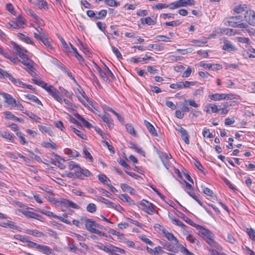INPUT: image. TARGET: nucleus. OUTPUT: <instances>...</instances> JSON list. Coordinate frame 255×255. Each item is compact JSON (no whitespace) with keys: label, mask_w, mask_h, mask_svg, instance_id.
<instances>
[{"label":"nucleus","mask_w":255,"mask_h":255,"mask_svg":"<svg viewBox=\"0 0 255 255\" xmlns=\"http://www.w3.org/2000/svg\"><path fill=\"white\" fill-rule=\"evenodd\" d=\"M105 3L110 6H117L120 5L119 2L115 0H104Z\"/></svg>","instance_id":"nucleus-49"},{"label":"nucleus","mask_w":255,"mask_h":255,"mask_svg":"<svg viewBox=\"0 0 255 255\" xmlns=\"http://www.w3.org/2000/svg\"><path fill=\"white\" fill-rule=\"evenodd\" d=\"M192 71V68L190 67V66L188 67L187 69L186 70V71H184L183 72V73L182 74V78L188 77L190 75Z\"/></svg>","instance_id":"nucleus-57"},{"label":"nucleus","mask_w":255,"mask_h":255,"mask_svg":"<svg viewBox=\"0 0 255 255\" xmlns=\"http://www.w3.org/2000/svg\"><path fill=\"white\" fill-rule=\"evenodd\" d=\"M38 128L40 131L43 133H47L49 131V128L43 125H38Z\"/></svg>","instance_id":"nucleus-64"},{"label":"nucleus","mask_w":255,"mask_h":255,"mask_svg":"<svg viewBox=\"0 0 255 255\" xmlns=\"http://www.w3.org/2000/svg\"><path fill=\"white\" fill-rule=\"evenodd\" d=\"M97 206L96 205V204H95L94 203H89V204H88L87 207H86V210L87 211V212L90 213H94L95 212H96V210H97Z\"/></svg>","instance_id":"nucleus-39"},{"label":"nucleus","mask_w":255,"mask_h":255,"mask_svg":"<svg viewBox=\"0 0 255 255\" xmlns=\"http://www.w3.org/2000/svg\"><path fill=\"white\" fill-rule=\"evenodd\" d=\"M18 36L19 38L24 40L27 43L33 44L34 43L33 40H32L29 37L25 36L23 34L19 33Z\"/></svg>","instance_id":"nucleus-42"},{"label":"nucleus","mask_w":255,"mask_h":255,"mask_svg":"<svg viewBox=\"0 0 255 255\" xmlns=\"http://www.w3.org/2000/svg\"><path fill=\"white\" fill-rule=\"evenodd\" d=\"M99 117L101 118L102 120L107 124V126L110 129L113 128V121L109 114L106 113V114L103 116H99Z\"/></svg>","instance_id":"nucleus-11"},{"label":"nucleus","mask_w":255,"mask_h":255,"mask_svg":"<svg viewBox=\"0 0 255 255\" xmlns=\"http://www.w3.org/2000/svg\"><path fill=\"white\" fill-rule=\"evenodd\" d=\"M222 49L230 52L232 51H234L236 50L235 47L234 46V45L231 42L227 40H224V44L222 46Z\"/></svg>","instance_id":"nucleus-14"},{"label":"nucleus","mask_w":255,"mask_h":255,"mask_svg":"<svg viewBox=\"0 0 255 255\" xmlns=\"http://www.w3.org/2000/svg\"><path fill=\"white\" fill-rule=\"evenodd\" d=\"M248 10V7L246 6V5H240L238 6H237L234 8V11L237 13H241L243 11H245L246 12V11Z\"/></svg>","instance_id":"nucleus-33"},{"label":"nucleus","mask_w":255,"mask_h":255,"mask_svg":"<svg viewBox=\"0 0 255 255\" xmlns=\"http://www.w3.org/2000/svg\"><path fill=\"white\" fill-rule=\"evenodd\" d=\"M181 23V21H180L179 20H177L170 22H166L165 23V25L166 26H176L179 25Z\"/></svg>","instance_id":"nucleus-53"},{"label":"nucleus","mask_w":255,"mask_h":255,"mask_svg":"<svg viewBox=\"0 0 255 255\" xmlns=\"http://www.w3.org/2000/svg\"><path fill=\"white\" fill-rule=\"evenodd\" d=\"M24 9L27 14L30 15L33 17L35 20H38L39 19V17L37 16L36 14L34 13V12L31 9L27 7H24Z\"/></svg>","instance_id":"nucleus-45"},{"label":"nucleus","mask_w":255,"mask_h":255,"mask_svg":"<svg viewBox=\"0 0 255 255\" xmlns=\"http://www.w3.org/2000/svg\"><path fill=\"white\" fill-rule=\"evenodd\" d=\"M82 220H84L85 222V227L86 229L91 233H93V230L96 229V228H95V222L92 219H87L86 218H85L84 219H82Z\"/></svg>","instance_id":"nucleus-10"},{"label":"nucleus","mask_w":255,"mask_h":255,"mask_svg":"<svg viewBox=\"0 0 255 255\" xmlns=\"http://www.w3.org/2000/svg\"><path fill=\"white\" fill-rule=\"evenodd\" d=\"M222 66L218 64H212L211 63H207L206 65V69L214 70H220L222 69Z\"/></svg>","instance_id":"nucleus-38"},{"label":"nucleus","mask_w":255,"mask_h":255,"mask_svg":"<svg viewBox=\"0 0 255 255\" xmlns=\"http://www.w3.org/2000/svg\"><path fill=\"white\" fill-rule=\"evenodd\" d=\"M42 87L44 88L52 96H59V95L60 94V93L58 92V91L57 89H56L53 86L48 85L47 83L46 86H43Z\"/></svg>","instance_id":"nucleus-13"},{"label":"nucleus","mask_w":255,"mask_h":255,"mask_svg":"<svg viewBox=\"0 0 255 255\" xmlns=\"http://www.w3.org/2000/svg\"><path fill=\"white\" fill-rule=\"evenodd\" d=\"M38 250L42 251L44 254L47 255H49L51 252V250L48 247L40 245Z\"/></svg>","instance_id":"nucleus-50"},{"label":"nucleus","mask_w":255,"mask_h":255,"mask_svg":"<svg viewBox=\"0 0 255 255\" xmlns=\"http://www.w3.org/2000/svg\"><path fill=\"white\" fill-rule=\"evenodd\" d=\"M14 21L15 22V24L17 25V27L18 28L19 27H24V25H25L24 18L21 16H18L15 19V20Z\"/></svg>","instance_id":"nucleus-29"},{"label":"nucleus","mask_w":255,"mask_h":255,"mask_svg":"<svg viewBox=\"0 0 255 255\" xmlns=\"http://www.w3.org/2000/svg\"><path fill=\"white\" fill-rule=\"evenodd\" d=\"M120 186L123 191L128 192L131 194H134V189L127 184L121 183Z\"/></svg>","instance_id":"nucleus-22"},{"label":"nucleus","mask_w":255,"mask_h":255,"mask_svg":"<svg viewBox=\"0 0 255 255\" xmlns=\"http://www.w3.org/2000/svg\"><path fill=\"white\" fill-rule=\"evenodd\" d=\"M243 21L242 17L239 16H232L228 20L229 25L233 27H239L246 28L248 25L246 23L242 22Z\"/></svg>","instance_id":"nucleus-1"},{"label":"nucleus","mask_w":255,"mask_h":255,"mask_svg":"<svg viewBox=\"0 0 255 255\" xmlns=\"http://www.w3.org/2000/svg\"><path fill=\"white\" fill-rule=\"evenodd\" d=\"M126 128L127 131L130 134L133 135L135 137H137V135L134 130L133 126L131 124H128L126 125Z\"/></svg>","instance_id":"nucleus-26"},{"label":"nucleus","mask_w":255,"mask_h":255,"mask_svg":"<svg viewBox=\"0 0 255 255\" xmlns=\"http://www.w3.org/2000/svg\"><path fill=\"white\" fill-rule=\"evenodd\" d=\"M119 198L123 201L128 202L130 204H133V200L128 196L126 194L120 195Z\"/></svg>","instance_id":"nucleus-41"},{"label":"nucleus","mask_w":255,"mask_h":255,"mask_svg":"<svg viewBox=\"0 0 255 255\" xmlns=\"http://www.w3.org/2000/svg\"><path fill=\"white\" fill-rule=\"evenodd\" d=\"M169 218L172 221V223L176 225V226L181 227L183 228L186 227V226L182 222L176 219L175 217L169 216Z\"/></svg>","instance_id":"nucleus-34"},{"label":"nucleus","mask_w":255,"mask_h":255,"mask_svg":"<svg viewBox=\"0 0 255 255\" xmlns=\"http://www.w3.org/2000/svg\"><path fill=\"white\" fill-rule=\"evenodd\" d=\"M181 217L188 224L196 228V229L201 227V226L197 225L196 224L194 223L192 220L188 218L185 215L182 214Z\"/></svg>","instance_id":"nucleus-24"},{"label":"nucleus","mask_w":255,"mask_h":255,"mask_svg":"<svg viewBox=\"0 0 255 255\" xmlns=\"http://www.w3.org/2000/svg\"><path fill=\"white\" fill-rule=\"evenodd\" d=\"M75 174L78 178L83 179L86 177H90L92 175L90 171L87 169L79 167L78 169L75 170Z\"/></svg>","instance_id":"nucleus-6"},{"label":"nucleus","mask_w":255,"mask_h":255,"mask_svg":"<svg viewBox=\"0 0 255 255\" xmlns=\"http://www.w3.org/2000/svg\"><path fill=\"white\" fill-rule=\"evenodd\" d=\"M203 135L204 137H207L208 138L213 137V134L211 133L209 131V130L206 128H204L203 131Z\"/></svg>","instance_id":"nucleus-62"},{"label":"nucleus","mask_w":255,"mask_h":255,"mask_svg":"<svg viewBox=\"0 0 255 255\" xmlns=\"http://www.w3.org/2000/svg\"><path fill=\"white\" fill-rule=\"evenodd\" d=\"M96 69L98 71L99 75L100 77L103 79L105 81H107L108 80V78L105 72H104L102 69L98 66L97 65L96 66Z\"/></svg>","instance_id":"nucleus-35"},{"label":"nucleus","mask_w":255,"mask_h":255,"mask_svg":"<svg viewBox=\"0 0 255 255\" xmlns=\"http://www.w3.org/2000/svg\"><path fill=\"white\" fill-rule=\"evenodd\" d=\"M244 18L245 20L251 25H255V11L248 9L245 13Z\"/></svg>","instance_id":"nucleus-5"},{"label":"nucleus","mask_w":255,"mask_h":255,"mask_svg":"<svg viewBox=\"0 0 255 255\" xmlns=\"http://www.w3.org/2000/svg\"><path fill=\"white\" fill-rule=\"evenodd\" d=\"M178 247L180 248L182 253L184 254L185 255H195L192 253L190 252L188 250L185 248L183 246L179 245Z\"/></svg>","instance_id":"nucleus-52"},{"label":"nucleus","mask_w":255,"mask_h":255,"mask_svg":"<svg viewBox=\"0 0 255 255\" xmlns=\"http://www.w3.org/2000/svg\"><path fill=\"white\" fill-rule=\"evenodd\" d=\"M11 44L13 46L14 49L16 50L17 54L21 58V61H25L27 59H29L26 53L27 51L24 49L23 48L20 47L17 45L15 42L12 41Z\"/></svg>","instance_id":"nucleus-4"},{"label":"nucleus","mask_w":255,"mask_h":255,"mask_svg":"<svg viewBox=\"0 0 255 255\" xmlns=\"http://www.w3.org/2000/svg\"><path fill=\"white\" fill-rule=\"evenodd\" d=\"M144 124L148 131L153 136H157L158 134L154 127L147 121L144 120Z\"/></svg>","instance_id":"nucleus-15"},{"label":"nucleus","mask_w":255,"mask_h":255,"mask_svg":"<svg viewBox=\"0 0 255 255\" xmlns=\"http://www.w3.org/2000/svg\"><path fill=\"white\" fill-rule=\"evenodd\" d=\"M151 60L152 61L154 60V59L153 57H151L150 56H148L147 55H145L144 57L141 58L138 57L137 58H131L130 59V61L133 62L134 63H137L138 62L143 61L147 60Z\"/></svg>","instance_id":"nucleus-21"},{"label":"nucleus","mask_w":255,"mask_h":255,"mask_svg":"<svg viewBox=\"0 0 255 255\" xmlns=\"http://www.w3.org/2000/svg\"><path fill=\"white\" fill-rule=\"evenodd\" d=\"M103 142L104 144V145L107 147V148H108L111 153L113 154H114L115 153L114 147L112 145H110L108 141H103Z\"/></svg>","instance_id":"nucleus-61"},{"label":"nucleus","mask_w":255,"mask_h":255,"mask_svg":"<svg viewBox=\"0 0 255 255\" xmlns=\"http://www.w3.org/2000/svg\"><path fill=\"white\" fill-rule=\"evenodd\" d=\"M4 115L5 116V118L7 119L12 120L13 121H16L20 123H22L23 122V120L22 119H21L19 118L15 117L14 115L12 114L11 112L9 111L5 112L4 113Z\"/></svg>","instance_id":"nucleus-23"},{"label":"nucleus","mask_w":255,"mask_h":255,"mask_svg":"<svg viewBox=\"0 0 255 255\" xmlns=\"http://www.w3.org/2000/svg\"><path fill=\"white\" fill-rule=\"evenodd\" d=\"M0 226L4 228L9 227L10 229L13 230H17L18 228L15 224L11 221H7L6 223H0Z\"/></svg>","instance_id":"nucleus-19"},{"label":"nucleus","mask_w":255,"mask_h":255,"mask_svg":"<svg viewBox=\"0 0 255 255\" xmlns=\"http://www.w3.org/2000/svg\"><path fill=\"white\" fill-rule=\"evenodd\" d=\"M0 135L2 137L10 140L11 142L14 141V136L8 132L2 131L0 132Z\"/></svg>","instance_id":"nucleus-28"},{"label":"nucleus","mask_w":255,"mask_h":255,"mask_svg":"<svg viewBox=\"0 0 255 255\" xmlns=\"http://www.w3.org/2000/svg\"><path fill=\"white\" fill-rule=\"evenodd\" d=\"M192 43L196 45L197 46L201 47L204 44H206L207 42L206 40H196L193 39L191 41Z\"/></svg>","instance_id":"nucleus-51"},{"label":"nucleus","mask_w":255,"mask_h":255,"mask_svg":"<svg viewBox=\"0 0 255 255\" xmlns=\"http://www.w3.org/2000/svg\"><path fill=\"white\" fill-rule=\"evenodd\" d=\"M204 193L208 196L213 197L214 194L213 192L208 188H204L203 189Z\"/></svg>","instance_id":"nucleus-63"},{"label":"nucleus","mask_w":255,"mask_h":255,"mask_svg":"<svg viewBox=\"0 0 255 255\" xmlns=\"http://www.w3.org/2000/svg\"><path fill=\"white\" fill-rule=\"evenodd\" d=\"M83 152L84 154L85 157L87 159H89L90 162L93 161V158L91 155V153L86 148L83 149Z\"/></svg>","instance_id":"nucleus-55"},{"label":"nucleus","mask_w":255,"mask_h":255,"mask_svg":"<svg viewBox=\"0 0 255 255\" xmlns=\"http://www.w3.org/2000/svg\"><path fill=\"white\" fill-rule=\"evenodd\" d=\"M197 229L199 230L200 235L203 236L206 238L207 241H211L213 239L214 235L209 230L206 229L203 227L201 226L200 228H198Z\"/></svg>","instance_id":"nucleus-7"},{"label":"nucleus","mask_w":255,"mask_h":255,"mask_svg":"<svg viewBox=\"0 0 255 255\" xmlns=\"http://www.w3.org/2000/svg\"><path fill=\"white\" fill-rule=\"evenodd\" d=\"M98 179L103 184L109 186V182H110L111 181L104 174H99L98 175Z\"/></svg>","instance_id":"nucleus-32"},{"label":"nucleus","mask_w":255,"mask_h":255,"mask_svg":"<svg viewBox=\"0 0 255 255\" xmlns=\"http://www.w3.org/2000/svg\"><path fill=\"white\" fill-rule=\"evenodd\" d=\"M247 232L250 238L253 241H255V231L252 228L247 229Z\"/></svg>","instance_id":"nucleus-54"},{"label":"nucleus","mask_w":255,"mask_h":255,"mask_svg":"<svg viewBox=\"0 0 255 255\" xmlns=\"http://www.w3.org/2000/svg\"><path fill=\"white\" fill-rule=\"evenodd\" d=\"M205 111L207 113H217L218 109L216 105L212 104H209L205 107Z\"/></svg>","instance_id":"nucleus-18"},{"label":"nucleus","mask_w":255,"mask_h":255,"mask_svg":"<svg viewBox=\"0 0 255 255\" xmlns=\"http://www.w3.org/2000/svg\"><path fill=\"white\" fill-rule=\"evenodd\" d=\"M107 14V11L105 9H102L97 14H96V19H104Z\"/></svg>","instance_id":"nucleus-36"},{"label":"nucleus","mask_w":255,"mask_h":255,"mask_svg":"<svg viewBox=\"0 0 255 255\" xmlns=\"http://www.w3.org/2000/svg\"><path fill=\"white\" fill-rule=\"evenodd\" d=\"M130 147L131 148H133L134 149H135V150L140 153V154L141 155H144V152L142 150V149L138 147L137 144L134 143H130Z\"/></svg>","instance_id":"nucleus-48"},{"label":"nucleus","mask_w":255,"mask_h":255,"mask_svg":"<svg viewBox=\"0 0 255 255\" xmlns=\"http://www.w3.org/2000/svg\"><path fill=\"white\" fill-rule=\"evenodd\" d=\"M141 23L142 24H147L149 25H154L155 24V21L152 19L150 17H146L140 19Z\"/></svg>","instance_id":"nucleus-25"},{"label":"nucleus","mask_w":255,"mask_h":255,"mask_svg":"<svg viewBox=\"0 0 255 255\" xmlns=\"http://www.w3.org/2000/svg\"><path fill=\"white\" fill-rule=\"evenodd\" d=\"M6 27L11 29H18L17 25L15 24V21H11L8 23L6 24Z\"/></svg>","instance_id":"nucleus-60"},{"label":"nucleus","mask_w":255,"mask_h":255,"mask_svg":"<svg viewBox=\"0 0 255 255\" xmlns=\"http://www.w3.org/2000/svg\"><path fill=\"white\" fill-rule=\"evenodd\" d=\"M58 203L61 206H65L66 207H71L75 209H79L80 206L71 201L67 200L65 199H62L60 201H58Z\"/></svg>","instance_id":"nucleus-8"},{"label":"nucleus","mask_w":255,"mask_h":255,"mask_svg":"<svg viewBox=\"0 0 255 255\" xmlns=\"http://www.w3.org/2000/svg\"><path fill=\"white\" fill-rule=\"evenodd\" d=\"M137 206L141 210L148 214L151 215L155 212V209L152 204L146 200L143 199L140 202L138 203Z\"/></svg>","instance_id":"nucleus-2"},{"label":"nucleus","mask_w":255,"mask_h":255,"mask_svg":"<svg viewBox=\"0 0 255 255\" xmlns=\"http://www.w3.org/2000/svg\"><path fill=\"white\" fill-rule=\"evenodd\" d=\"M181 86L182 88H188L190 86H194L196 82H188V81H184V82H181Z\"/></svg>","instance_id":"nucleus-56"},{"label":"nucleus","mask_w":255,"mask_h":255,"mask_svg":"<svg viewBox=\"0 0 255 255\" xmlns=\"http://www.w3.org/2000/svg\"><path fill=\"white\" fill-rule=\"evenodd\" d=\"M41 41L48 48L50 49H52L53 48V47L51 45V44H50V42H49V41L48 40V39L46 38V37H44L41 40Z\"/></svg>","instance_id":"nucleus-58"},{"label":"nucleus","mask_w":255,"mask_h":255,"mask_svg":"<svg viewBox=\"0 0 255 255\" xmlns=\"http://www.w3.org/2000/svg\"><path fill=\"white\" fill-rule=\"evenodd\" d=\"M35 5L41 9L46 10L48 9V4L45 0H36Z\"/></svg>","instance_id":"nucleus-20"},{"label":"nucleus","mask_w":255,"mask_h":255,"mask_svg":"<svg viewBox=\"0 0 255 255\" xmlns=\"http://www.w3.org/2000/svg\"><path fill=\"white\" fill-rule=\"evenodd\" d=\"M21 62L25 65L28 70L33 69L34 62L29 59H27L25 61H20Z\"/></svg>","instance_id":"nucleus-37"},{"label":"nucleus","mask_w":255,"mask_h":255,"mask_svg":"<svg viewBox=\"0 0 255 255\" xmlns=\"http://www.w3.org/2000/svg\"><path fill=\"white\" fill-rule=\"evenodd\" d=\"M109 44H110V45L111 46V47L112 48V51H113V53L115 54L116 56L118 59H123L122 55L121 53V52H120V51L119 50V49L117 47L112 45V44H111V43L110 42Z\"/></svg>","instance_id":"nucleus-44"},{"label":"nucleus","mask_w":255,"mask_h":255,"mask_svg":"<svg viewBox=\"0 0 255 255\" xmlns=\"http://www.w3.org/2000/svg\"><path fill=\"white\" fill-rule=\"evenodd\" d=\"M182 138L184 141L185 143L188 144L189 143V135L186 129H184L183 131L180 132Z\"/></svg>","instance_id":"nucleus-43"},{"label":"nucleus","mask_w":255,"mask_h":255,"mask_svg":"<svg viewBox=\"0 0 255 255\" xmlns=\"http://www.w3.org/2000/svg\"><path fill=\"white\" fill-rule=\"evenodd\" d=\"M157 41L168 42L172 41L170 38L165 35H157L155 37Z\"/></svg>","instance_id":"nucleus-46"},{"label":"nucleus","mask_w":255,"mask_h":255,"mask_svg":"<svg viewBox=\"0 0 255 255\" xmlns=\"http://www.w3.org/2000/svg\"><path fill=\"white\" fill-rule=\"evenodd\" d=\"M4 102L6 104V107H14L16 103V101L12 97H3Z\"/></svg>","instance_id":"nucleus-16"},{"label":"nucleus","mask_w":255,"mask_h":255,"mask_svg":"<svg viewBox=\"0 0 255 255\" xmlns=\"http://www.w3.org/2000/svg\"><path fill=\"white\" fill-rule=\"evenodd\" d=\"M59 39L62 44L63 47L64 48L65 51L68 52H72V51H71V48L70 47V46H69V45L66 42L64 39L62 37H60Z\"/></svg>","instance_id":"nucleus-47"},{"label":"nucleus","mask_w":255,"mask_h":255,"mask_svg":"<svg viewBox=\"0 0 255 255\" xmlns=\"http://www.w3.org/2000/svg\"><path fill=\"white\" fill-rule=\"evenodd\" d=\"M196 2L194 0H179L170 3V9H175L187 5H193Z\"/></svg>","instance_id":"nucleus-3"},{"label":"nucleus","mask_w":255,"mask_h":255,"mask_svg":"<svg viewBox=\"0 0 255 255\" xmlns=\"http://www.w3.org/2000/svg\"><path fill=\"white\" fill-rule=\"evenodd\" d=\"M78 100L86 107L89 108L90 106L95 108V103L88 97H78Z\"/></svg>","instance_id":"nucleus-9"},{"label":"nucleus","mask_w":255,"mask_h":255,"mask_svg":"<svg viewBox=\"0 0 255 255\" xmlns=\"http://www.w3.org/2000/svg\"><path fill=\"white\" fill-rule=\"evenodd\" d=\"M159 157L163 163L166 161H168V159L171 158V155L168 153L161 152L160 154H159Z\"/></svg>","instance_id":"nucleus-40"},{"label":"nucleus","mask_w":255,"mask_h":255,"mask_svg":"<svg viewBox=\"0 0 255 255\" xmlns=\"http://www.w3.org/2000/svg\"><path fill=\"white\" fill-rule=\"evenodd\" d=\"M71 128L73 130V131L77 134L78 136L81 137L83 139H87V136L85 134H84L83 132H82L81 131L76 129L73 127H71Z\"/></svg>","instance_id":"nucleus-31"},{"label":"nucleus","mask_w":255,"mask_h":255,"mask_svg":"<svg viewBox=\"0 0 255 255\" xmlns=\"http://www.w3.org/2000/svg\"><path fill=\"white\" fill-rule=\"evenodd\" d=\"M113 246H114L112 245H110L108 246H106L104 245L102 243H99L97 245V247L98 249L105 251L106 253H107L109 254H110V253L111 252V251H112V249H113L112 248L113 247Z\"/></svg>","instance_id":"nucleus-17"},{"label":"nucleus","mask_w":255,"mask_h":255,"mask_svg":"<svg viewBox=\"0 0 255 255\" xmlns=\"http://www.w3.org/2000/svg\"><path fill=\"white\" fill-rule=\"evenodd\" d=\"M163 234L165 238H166L169 241H173L174 245L176 246H178V241L177 239L174 237L173 234L168 232L166 231L164 229H163L162 230Z\"/></svg>","instance_id":"nucleus-12"},{"label":"nucleus","mask_w":255,"mask_h":255,"mask_svg":"<svg viewBox=\"0 0 255 255\" xmlns=\"http://www.w3.org/2000/svg\"><path fill=\"white\" fill-rule=\"evenodd\" d=\"M42 146L46 148H51L52 149H57V146L56 144L53 141L44 142L42 144Z\"/></svg>","instance_id":"nucleus-30"},{"label":"nucleus","mask_w":255,"mask_h":255,"mask_svg":"<svg viewBox=\"0 0 255 255\" xmlns=\"http://www.w3.org/2000/svg\"><path fill=\"white\" fill-rule=\"evenodd\" d=\"M39 29H37L38 33H34V36L35 38L41 41L45 37V35L43 32L42 29L40 27H39Z\"/></svg>","instance_id":"nucleus-27"},{"label":"nucleus","mask_w":255,"mask_h":255,"mask_svg":"<svg viewBox=\"0 0 255 255\" xmlns=\"http://www.w3.org/2000/svg\"><path fill=\"white\" fill-rule=\"evenodd\" d=\"M68 167L70 170H73L74 168L78 169L80 166L76 164L74 161H71L68 163Z\"/></svg>","instance_id":"nucleus-59"}]
</instances>
